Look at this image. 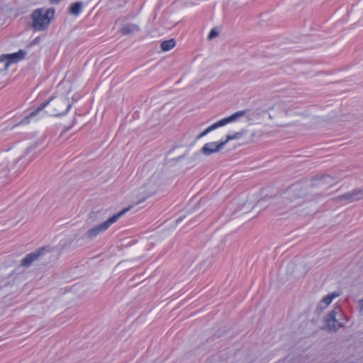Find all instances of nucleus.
Wrapping results in <instances>:
<instances>
[{
	"instance_id": "nucleus-5",
	"label": "nucleus",
	"mask_w": 363,
	"mask_h": 363,
	"mask_svg": "<svg viewBox=\"0 0 363 363\" xmlns=\"http://www.w3.org/2000/svg\"><path fill=\"white\" fill-rule=\"evenodd\" d=\"M53 99H50L48 101L41 104L38 108L32 111L27 115H26L22 121H21L18 125L28 124L30 121H37L39 118L43 117L45 115V112L43 111L44 108L52 101Z\"/></svg>"
},
{
	"instance_id": "nucleus-20",
	"label": "nucleus",
	"mask_w": 363,
	"mask_h": 363,
	"mask_svg": "<svg viewBox=\"0 0 363 363\" xmlns=\"http://www.w3.org/2000/svg\"><path fill=\"white\" fill-rule=\"evenodd\" d=\"M360 310L363 311V298L359 301Z\"/></svg>"
},
{
	"instance_id": "nucleus-6",
	"label": "nucleus",
	"mask_w": 363,
	"mask_h": 363,
	"mask_svg": "<svg viewBox=\"0 0 363 363\" xmlns=\"http://www.w3.org/2000/svg\"><path fill=\"white\" fill-rule=\"evenodd\" d=\"M363 199V188L354 189L337 198V201L350 203Z\"/></svg>"
},
{
	"instance_id": "nucleus-2",
	"label": "nucleus",
	"mask_w": 363,
	"mask_h": 363,
	"mask_svg": "<svg viewBox=\"0 0 363 363\" xmlns=\"http://www.w3.org/2000/svg\"><path fill=\"white\" fill-rule=\"evenodd\" d=\"M348 319L344 317L342 313V308L336 306L334 309L327 315L325 318V327L330 332H337L340 328H343Z\"/></svg>"
},
{
	"instance_id": "nucleus-12",
	"label": "nucleus",
	"mask_w": 363,
	"mask_h": 363,
	"mask_svg": "<svg viewBox=\"0 0 363 363\" xmlns=\"http://www.w3.org/2000/svg\"><path fill=\"white\" fill-rule=\"evenodd\" d=\"M26 52L23 50H19L17 52L11 53V54H6L4 56L6 57V60H8V62L9 65L12 63H15L20 60L23 59Z\"/></svg>"
},
{
	"instance_id": "nucleus-17",
	"label": "nucleus",
	"mask_w": 363,
	"mask_h": 363,
	"mask_svg": "<svg viewBox=\"0 0 363 363\" xmlns=\"http://www.w3.org/2000/svg\"><path fill=\"white\" fill-rule=\"evenodd\" d=\"M241 136H242V133L240 132H236L233 134H228L226 135V139L225 140H223V142H225V145L230 140L239 139L241 138Z\"/></svg>"
},
{
	"instance_id": "nucleus-1",
	"label": "nucleus",
	"mask_w": 363,
	"mask_h": 363,
	"mask_svg": "<svg viewBox=\"0 0 363 363\" xmlns=\"http://www.w3.org/2000/svg\"><path fill=\"white\" fill-rule=\"evenodd\" d=\"M55 9L52 8H40L34 10L31 13V27L35 31L46 30L54 18Z\"/></svg>"
},
{
	"instance_id": "nucleus-4",
	"label": "nucleus",
	"mask_w": 363,
	"mask_h": 363,
	"mask_svg": "<svg viewBox=\"0 0 363 363\" xmlns=\"http://www.w3.org/2000/svg\"><path fill=\"white\" fill-rule=\"evenodd\" d=\"M245 112L244 111H239L234 113L233 114H232L231 116H230L228 117L224 118L213 123L211 125H210L206 129H205L202 133H201L197 136V139H200V138L204 137L205 135H206L211 131H213L220 127H223L228 123L237 121L239 119V118L245 115Z\"/></svg>"
},
{
	"instance_id": "nucleus-13",
	"label": "nucleus",
	"mask_w": 363,
	"mask_h": 363,
	"mask_svg": "<svg viewBox=\"0 0 363 363\" xmlns=\"http://www.w3.org/2000/svg\"><path fill=\"white\" fill-rule=\"evenodd\" d=\"M139 30V27L135 24H128L123 26L121 33L123 35H129Z\"/></svg>"
},
{
	"instance_id": "nucleus-16",
	"label": "nucleus",
	"mask_w": 363,
	"mask_h": 363,
	"mask_svg": "<svg viewBox=\"0 0 363 363\" xmlns=\"http://www.w3.org/2000/svg\"><path fill=\"white\" fill-rule=\"evenodd\" d=\"M8 60H6L4 55L0 56V72L5 71L9 67Z\"/></svg>"
},
{
	"instance_id": "nucleus-9",
	"label": "nucleus",
	"mask_w": 363,
	"mask_h": 363,
	"mask_svg": "<svg viewBox=\"0 0 363 363\" xmlns=\"http://www.w3.org/2000/svg\"><path fill=\"white\" fill-rule=\"evenodd\" d=\"M338 182L339 179L337 177L328 174L323 175L319 178V189H322L323 193H325L330 187L333 186Z\"/></svg>"
},
{
	"instance_id": "nucleus-11",
	"label": "nucleus",
	"mask_w": 363,
	"mask_h": 363,
	"mask_svg": "<svg viewBox=\"0 0 363 363\" xmlns=\"http://www.w3.org/2000/svg\"><path fill=\"white\" fill-rule=\"evenodd\" d=\"M44 249H40L36 252L27 255L22 260V266L28 267L34 262L41 254Z\"/></svg>"
},
{
	"instance_id": "nucleus-14",
	"label": "nucleus",
	"mask_w": 363,
	"mask_h": 363,
	"mask_svg": "<svg viewBox=\"0 0 363 363\" xmlns=\"http://www.w3.org/2000/svg\"><path fill=\"white\" fill-rule=\"evenodd\" d=\"M83 2L76 1L70 6V13L72 15L78 16L82 11Z\"/></svg>"
},
{
	"instance_id": "nucleus-8",
	"label": "nucleus",
	"mask_w": 363,
	"mask_h": 363,
	"mask_svg": "<svg viewBox=\"0 0 363 363\" xmlns=\"http://www.w3.org/2000/svg\"><path fill=\"white\" fill-rule=\"evenodd\" d=\"M225 145L223 140L207 143L203 145L201 152L205 155L219 152Z\"/></svg>"
},
{
	"instance_id": "nucleus-3",
	"label": "nucleus",
	"mask_w": 363,
	"mask_h": 363,
	"mask_svg": "<svg viewBox=\"0 0 363 363\" xmlns=\"http://www.w3.org/2000/svg\"><path fill=\"white\" fill-rule=\"evenodd\" d=\"M127 211L128 208L123 209L118 213L110 217L108 220L103 222L102 223L89 229L86 233L87 238L89 239H93L100 233L106 231L110 227V225L116 222Z\"/></svg>"
},
{
	"instance_id": "nucleus-18",
	"label": "nucleus",
	"mask_w": 363,
	"mask_h": 363,
	"mask_svg": "<svg viewBox=\"0 0 363 363\" xmlns=\"http://www.w3.org/2000/svg\"><path fill=\"white\" fill-rule=\"evenodd\" d=\"M218 35V33L215 29H213L211 30V32L208 34V38L213 39V38L216 37Z\"/></svg>"
},
{
	"instance_id": "nucleus-19",
	"label": "nucleus",
	"mask_w": 363,
	"mask_h": 363,
	"mask_svg": "<svg viewBox=\"0 0 363 363\" xmlns=\"http://www.w3.org/2000/svg\"><path fill=\"white\" fill-rule=\"evenodd\" d=\"M1 166H2V169H4V171H5L4 174H6L8 173V162H5L2 163Z\"/></svg>"
},
{
	"instance_id": "nucleus-7",
	"label": "nucleus",
	"mask_w": 363,
	"mask_h": 363,
	"mask_svg": "<svg viewBox=\"0 0 363 363\" xmlns=\"http://www.w3.org/2000/svg\"><path fill=\"white\" fill-rule=\"evenodd\" d=\"M54 105V109L50 113V115L52 116L65 115L71 107L68 100L64 97H60L55 100Z\"/></svg>"
},
{
	"instance_id": "nucleus-15",
	"label": "nucleus",
	"mask_w": 363,
	"mask_h": 363,
	"mask_svg": "<svg viewBox=\"0 0 363 363\" xmlns=\"http://www.w3.org/2000/svg\"><path fill=\"white\" fill-rule=\"evenodd\" d=\"M175 46V41L173 39L163 41L161 45V49L163 51H169Z\"/></svg>"
},
{
	"instance_id": "nucleus-10",
	"label": "nucleus",
	"mask_w": 363,
	"mask_h": 363,
	"mask_svg": "<svg viewBox=\"0 0 363 363\" xmlns=\"http://www.w3.org/2000/svg\"><path fill=\"white\" fill-rule=\"evenodd\" d=\"M341 295L340 292L333 291L322 298L319 302V307L322 308H327L333 301L334 298L339 297Z\"/></svg>"
}]
</instances>
